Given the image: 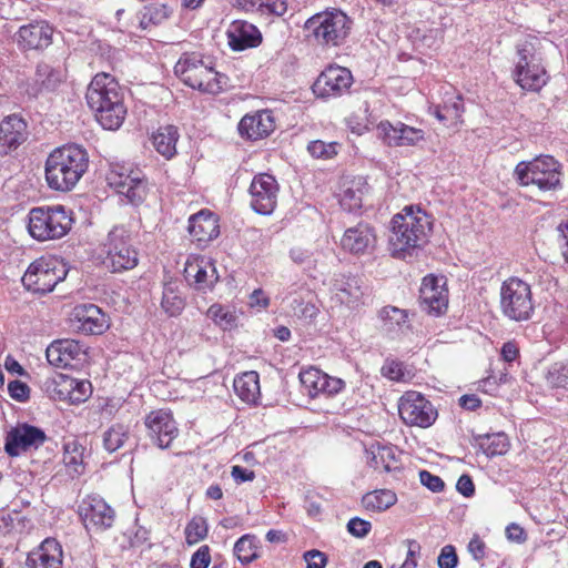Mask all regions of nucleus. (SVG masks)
Wrapping results in <instances>:
<instances>
[{"label":"nucleus","instance_id":"obj_37","mask_svg":"<svg viewBox=\"0 0 568 568\" xmlns=\"http://www.w3.org/2000/svg\"><path fill=\"white\" fill-rule=\"evenodd\" d=\"M365 193L366 182L362 178L352 180L343 190L339 203L348 212L356 211L362 207Z\"/></svg>","mask_w":568,"mask_h":568},{"label":"nucleus","instance_id":"obj_12","mask_svg":"<svg viewBox=\"0 0 568 568\" xmlns=\"http://www.w3.org/2000/svg\"><path fill=\"white\" fill-rule=\"evenodd\" d=\"M106 182L120 195L133 205L141 204L146 197L148 189L144 174L130 164H112L106 174Z\"/></svg>","mask_w":568,"mask_h":568},{"label":"nucleus","instance_id":"obj_23","mask_svg":"<svg viewBox=\"0 0 568 568\" xmlns=\"http://www.w3.org/2000/svg\"><path fill=\"white\" fill-rule=\"evenodd\" d=\"M300 382L310 397H316L321 394L332 396L339 393L345 386L341 378L331 377L315 367L302 371Z\"/></svg>","mask_w":568,"mask_h":568},{"label":"nucleus","instance_id":"obj_35","mask_svg":"<svg viewBox=\"0 0 568 568\" xmlns=\"http://www.w3.org/2000/svg\"><path fill=\"white\" fill-rule=\"evenodd\" d=\"M233 387L243 402L255 404L261 394L260 376L254 371L245 372L234 379Z\"/></svg>","mask_w":568,"mask_h":568},{"label":"nucleus","instance_id":"obj_40","mask_svg":"<svg viewBox=\"0 0 568 568\" xmlns=\"http://www.w3.org/2000/svg\"><path fill=\"white\" fill-rule=\"evenodd\" d=\"M372 465L378 469L382 468L387 473L400 470L396 458V450L389 446H377L376 450H372Z\"/></svg>","mask_w":568,"mask_h":568},{"label":"nucleus","instance_id":"obj_17","mask_svg":"<svg viewBox=\"0 0 568 568\" xmlns=\"http://www.w3.org/2000/svg\"><path fill=\"white\" fill-rule=\"evenodd\" d=\"M148 436L160 448H168L176 438L179 429L170 410L156 409L144 418Z\"/></svg>","mask_w":568,"mask_h":568},{"label":"nucleus","instance_id":"obj_43","mask_svg":"<svg viewBox=\"0 0 568 568\" xmlns=\"http://www.w3.org/2000/svg\"><path fill=\"white\" fill-rule=\"evenodd\" d=\"M206 314L207 317L224 331L231 329L236 325L237 317L235 312L223 305H211Z\"/></svg>","mask_w":568,"mask_h":568},{"label":"nucleus","instance_id":"obj_15","mask_svg":"<svg viewBox=\"0 0 568 568\" xmlns=\"http://www.w3.org/2000/svg\"><path fill=\"white\" fill-rule=\"evenodd\" d=\"M352 83L353 75L347 68L329 65L317 77L312 89L317 97L329 99L347 93Z\"/></svg>","mask_w":568,"mask_h":568},{"label":"nucleus","instance_id":"obj_1","mask_svg":"<svg viewBox=\"0 0 568 568\" xmlns=\"http://www.w3.org/2000/svg\"><path fill=\"white\" fill-rule=\"evenodd\" d=\"M85 99L97 121L106 130H118L128 113L124 91L109 73H98L90 82Z\"/></svg>","mask_w":568,"mask_h":568},{"label":"nucleus","instance_id":"obj_42","mask_svg":"<svg viewBox=\"0 0 568 568\" xmlns=\"http://www.w3.org/2000/svg\"><path fill=\"white\" fill-rule=\"evenodd\" d=\"M170 12V8L163 3L145 6L141 11L140 26L146 29L150 24H159L169 17Z\"/></svg>","mask_w":568,"mask_h":568},{"label":"nucleus","instance_id":"obj_47","mask_svg":"<svg viewBox=\"0 0 568 568\" xmlns=\"http://www.w3.org/2000/svg\"><path fill=\"white\" fill-rule=\"evenodd\" d=\"M63 463L69 468V473L72 476L82 473V452L77 443L65 445Z\"/></svg>","mask_w":568,"mask_h":568},{"label":"nucleus","instance_id":"obj_32","mask_svg":"<svg viewBox=\"0 0 568 568\" xmlns=\"http://www.w3.org/2000/svg\"><path fill=\"white\" fill-rule=\"evenodd\" d=\"M62 549L52 538H47L38 549L31 551L26 560L27 568H61Z\"/></svg>","mask_w":568,"mask_h":568},{"label":"nucleus","instance_id":"obj_24","mask_svg":"<svg viewBox=\"0 0 568 568\" xmlns=\"http://www.w3.org/2000/svg\"><path fill=\"white\" fill-rule=\"evenodd\" d=\"M377 131L383 141L389 146H413L425 139L423 130L402 122L393 124L389 121H382Z\"/></svg>","mask_w":568,"mask_h":568},{"label":"nucleus","instance_id":"obj_48","mask_svg":"<svg viewBox=\"0 0 568 568\" xmlns=\"http://www.w3.org/2000/svg\"><path fill=\"white\" fill-rule=\"evenodd\" d=\"M207 535V525L204 518L194 517L185 528L186 541L190 545L203 540Z\"/></svg>","mask_w":568,"mask_h":568},{"label":"nucleus","instance_id":"obj_34","mask_svg":"<svg viewBox=\"0 0 568 568\" xmlns=\"http://www.w3.org/2000/svg\"><path fill=\"white\" fill-rule=\"evenodd\" d=\"M179 130L174 125L160 126L152 135V143L158 153L166 160L176 154V143L179 140Z\"/></svg>","mask_w":568,"mask_h":568},{"label":"nucleus","instance_id":"obj_41","mask_svg":"<svg viewBox=\"0 0 568 568\" xmlns=\"http://www.w3.org/2000/svg\"><path fill=\"white\" fill-rule=\"evenodd\" d=\"M129 439V428L122 424L112 425L103 435L104 448L113 453L120 449Z\"/></svg>","mask_w":568,"mask_h":568},{"label":"nucleus","instance_id":"obj_36","mask_svg":"<svg viewBox=\"0 0 568 568\" xmlns=\"http://www.w3.org/2000/svg\"><path fill=\"white\" fill-rule=\"evenodd\" d=\"M433 113L446 126L458 124L464 113L463 98L450 95L444 101L443 105H436Z\"/></svg>","mask_w":568,"mask_h":568},{"label":"nucleus","instance_id":"obj_57","mask_svg":"<svg viewBox=\"0 0 568 568\" xmlns=\"http://www.w3.org/2000/svg\"><path fill=\"white\" fill-rule=\"evenodd\" d=\"M303 558L306 561V568H325L327 564L326 555L316 549L305 551Z\"/></svg>","mask_w":568,"mask_h":568},{"label":"nucleus","instance_id":"obj_31","mask_svg":"<svg viewBox=\"0 0 568 568\" xmlns=\"http://www.w3.org/2000/svg\"><path fill=\"white\" fill-rule=\"evenodd\" d=\"M187 230L192 240L197 242L200 246L217 237L220 233L217 219L206 210H202L189 219Z\"/></svg>","mask_w":568,"mask_h":568},{"label":"nucleus","instance_id":"obj_39","mask_svg":"<svg viewBox=\"0 0 568 568\" xmlns=\"http://www.w3.org/2000/svg\"><path fill=\"white\" fill-rule=\"evenodd\" d=\"M184 298L179 292L175 282H169L164 285L161 306L170 316L179 315L184 308Z\"/></svg>","mask_w":568,"mask_h":568},{"label":"nucleus","instance_id":"obj_19","mask_svg":"<svg viewBox=\"0 0 568 568\" xmlns=\"http://www.w3.org/2000/svg\"><path fill=\"white\" fill-rule=\"evenodd\" d=\"M48 362L59 368H75L85 361V347L75 339H58L52 342L45 352Z\"/></svg>","mask_w":568,"mask_h":568},{"label":"nucleus","instance_id":"obj_21","mask_svg":"<svg viewBox=\"0 0 568 568\" xmlns=\"http://www.w3.org/2000/svg\"><path fill=\"white\" fill-rule=\"evenodd\" d=\"M419 304L424 312L439 316L448 307V291L443 278L433 275L424 277L419 290Z\"/></svg>","mask_w":568,"mask_h":568},{"label":"nucleus","instance_id":"obj_50","mask_svg":"<svg viewBox=\"0 0 568 568\" xmlns=\"http://www.w3.org/2000/svg\"><path fill=\"white\" fill-rule=\"evenodd\" d=\"M290 306L295 316L305 321H313L318 314V308L315 304L304 303L303 300L296 296L291 297Z\"/></svg>","mask_w":568,"mask_h":568},{"label":"nucleus","instance_id":"obj_7","mask_svg":"<svg viewBox=\"0 0 568 568\" xmlns=\"http://www.w3.org/2000/svg\"><path fill=\"white\" fill-rule=\"evenodd\" d=\"M500 310L511 321L531 318L535 305L530 285L519 277L507 278L500 287Z\"/></svg>","mask_w":568,"mask_h":568},{"label":"nucleus","instance_id":"obj_44","mask_svg":"<svg viewBox=\"0 0 568 568\" xmlns=\"http://www.w3.org/2000/svg\"><path fill=\"white\" fill-rule=\"evenodd\" d=\"M480 447L484 454L489 458L504 455L509 449L508 437L504 433L487 435L486 442H483Z\"/></svg>","mask_w":568,"mask_h":568},{"label":"nucleus","instance_id":"obj_45","mask_svg":"<svg viewBox=\"0 0 568 568\" xmlns=\"http://www.w3.org/2000/svg\"><path fill=\"white\" fill-rule=\"evenodd\" d=\"M234 555L243 564H248L257 558L255 538L251 535L242 536L234 545Z\"/></svg>","mask_w":568,"mask_h":568},{"label":"nucleus","instance_id":"obj_53","mask_svg":"<svg viewBox=\"0 0 568 568\" xmlns=\"http://www.w3.org/2000/svg\"><path fill=\"white\" fill-rule=\"evenodd\" d=\"M70 393L72 404L84 402L91 394V384L87 381H78L73 378L72 389Z\"/></svg>","mask_w":568,"mask_h":568},{"label":"nucleus","instance_id":"obj_60","mask_svg":"<svg viewBox=\"0 0 568 568\" xmlns=\"http://www.w3.org/2000/svg\"><path fill=\"white\" fill-rule=\"evenodd\" d=\"M382 374L392 381H400L404 376L403 364L393 359L386 361Z\"/></svg>","mask_w":568,"mask_h":568},{"label":"nucleus","instance_id":"obj_51","mask_svg":"<svg viewBox=\"0 0 568 568\" xmlns=\"http://www.w3.org/2000/svg\"><path fill=\"white\" fill-rule=\"evenodd\" d=\"M381 317L390 326H397L403 328L407 326L408 314L405 310H400L395 306H385L381 311Z\"/></svg>","mask_w":568,"mask_h":568},{"label":"nucleus","instance_id":"obj_58","mask_svg":"<svg viewBox=\"0 0 568 568\" xmlns=\"http://www.w3.org/2000/svg\"><path fill=\"white\" fill-rule=\"evenodd\" d=\"M211 562V555L209 546H201L191 558V568H207Z\"/></svg>","mask_w":568,"mask_h":568},{"label":"nucleus","instance_id":"obj_9","mask_svg":"<svg viewBox=\"0 0 568 568\" xmlns=\"http://www.w3.org/2000/svg\"><path fill=\"white\" fill-rule=\"evenodd\" d=\"M104 264L112 272H123L134 268L139 262V254L131 243V236L123 226L113 227L104 243Z\"/></svg>","mask_w":568,"mask_h":568},{"label":"nucleus","instance_id":"obj_6","mask_svg":"<svg viewBox=\"0 0 568 568\" xmlns=\"http://www.w3.org/2000/svg\"><path fill=\"white\" fill-rule=\"evenodd\" d=\"M513 77L523 90L532 92L540 91L548 82L541 54L532 43L525 42L517 47V61Z\"/></svg>","mask_w":568,"mask_h":568},{"label":"nucleus","instance_id":"obj_26","mask_svg":"<svg viewBox=\"0 0 568 568\" xmlns=\"http://www.w3.org/2000/svg\"><path fill=\"white\" fill-rule=\"evenodd\" d=\"M28 139L26 120L18 114H10L0 122V155L17 150Z\"/></svg>","mask_w":568,"mask_h":568},{"label":"nucleus","instance_id":"obj_25","mask_svg":"<svg viewBox=\"0 0 568 568\" xmlns=\"http://www.w3.org/2000/svg\"><path fill=\"white\" fill-rule=\"evenodd\" d=\"M376 240L374 227L368 223L359 222L344 232L341 246L351 254H366L374 250Z\"/></svg>","mask_w":568,"mask_h":568},{"label":"nucleus","instance_id":"obj_10","mask_svg":"<svg viewBox=\"0 0 568 568\" xmlns=\"http://www.w3.org/2000/svg\"><path fill=\"white\" fill-rule=\"evenodd\" d=\"M305 27L318 43L338 45L349 33L351 20L341 10L325 11L310 18Z\"/></svg>","mask_w":568,"mask_h":568},{"label":"nucleus","instance_id":"obj_16","mask_svg":"<svg viewBox=\"0 0 568 568\" xmlns=\"http://www.w3.org/2000/svg\"><path fill=\"white\" fill-rule=\"evenodd\" d=\"M79 515L87 530L103 531L114 523V510L99 496H88L79 505Z\"/></svg>","mask_w":568,"mask_h":568},{"label":"nucleus","instance_id":"obj_30","mask_svg":"<svg viewBox=\"0 0 568 568\" xmlns=\"http://www.w3.org/2000/svg\"><path fill=\"white\" fill-rule=\"evenodd\" d=\"M275 129V121L272 112L267 110L256 111L246 114L239 123V132L250 140H260L270 135Z\"/></svg>","mask_w":568,"mask_h":568},{"label":"nucleus","instance_id":"obj_18","mask_svg":"<svg viewBox=\"0 0 568 568\" xmlns=\"http://www.w3.org/2000/svg\"><path fill=\"white\" fill-rule=\"evenodd\" d=\"M278 184L274 176L261 173L254 176L251 186V206L258 214H271L277 203Z\"/></svg>","mask_w":568,"mask_h":568},{"label":"nucleus","instance_id":"obj_59","mask_svg":"<svg viewBox=\"0 0 568 568\" xmlns=\"http://www.w3.org/2000/svg\"><path fill=\"white\" fill-rule=\"evenodd\" d=\"M439 568H455L458 558L453 546H445L437 559Z\"/></svg>","mask_w":568,"mask_h":568},{"label":"nucleus","instance_id":"obj_2","mask_svg":"<svg viewBox=\"0 0 568 568\" xmlns=\"http://www.w3.org/2000/svg\"><path fill=\"white\" fill-rule=\"evenodd\" d=\"M432 230L429 216L420 207L405 206L392 219L388 250L396 258H406L419 248Z\"/></svg>","mask_w":568,"mask_h":568},{"label":"nucleus","instance_id":"obj_27","mask_svg":"<svg viewBox=\"0 0 568 568\" xmlns=\"http://www.w3.org/2000/svg\"><path fill=\"white\" fill-rule=\"evenodd\" d=\"M74 328L87 335L102 334L108 327L105 314L94 304H82L73 311Z\"/></svg>","mask_w":568,"mask_h":568},{"label":"nucleus","instance_id":"obj_14","mask_svg":"<svg viewBox=\"0 0 568 568\" xmlns=\"http://www.w3.org/2000/svg\"><path fill=\"white\" fill-rule=\"evenodd\" d=\"M402 420L409 426L429 427L437 418L432 403L417 392L405 393L398 404Z\"/></svg>","mask_w":568,"mask_h":568},{"label":"nucleus","instance_id":"obj_33","mask_svg":"<svg viewBox=\"0 0 568 568\" xmlns=\"http://www.w3.org/2000/svg\"><path fill=\"white\" fill-rule=\"evenodd\" d=\"M229 44L233 50L242 51L257 47L262 42L260 30L243 20L234 21L227 30Z\"/></svg>","mask_w":568,"mask_h":568},{"label":"nucleus","instance_id":"obj_29","mask_svg":"<svg viewBox=\"0 0 568 568\" xmlns=\"http://www.w3.org/2000/svg\"><path fill=\"white\" fill-rule=\"evenodd\" d=\"M184 276L197 291L210 290L219 281V274L214 263L206 258H195L187 262Z\"/></svg>","mask_w":568,"mask_h":568},{"label":"nucleus","instance_id":"obj_55","mask_svg":"<svg viewBox=\"0 0 568 568\" xmlns=\"http://www.w3.org/2000/svg\"><path fill=\"white\" fill-rule=\"evenodd\" d=\"M556 244L562 258L568 262V221L560 223L556 229Z\"/></svg>","mask_w":568,"mask_h":568},{"label":"nucleus","instance_id":"obj_52","mask_svg":"<svg viewBox=\"0 0 568 568\" xmlns=\"http://www.w3.org/2000/svg\"><path fill=\"white\" fill-rule=\"evenodd\" d=\"M307 150L312 156L317 159H331L337 154V143H326L321 140L312 141L307 145Z\"/></svg>","mask_w":568,"mask_h":568},{"label":"nucleus","instance_id":"obj_49","mask_svg":"<svg viewBox=\"0 0 568 568\" xmlns=\"http://www.w3.org/2000/svg\"><path fill=\"white\" fill-rule=\"evenodd\" d=\"M73 378L64 375H59L51 382L53 388L51 389V396L54 399L59 400H68L71 403V389H72Z\"/></svg>","mask_w":568,"mask_h":568},{"label":"nucleus","instance_id":"obj_11","mask_svg":"<svg viewBox=\"0 0 568 568\" xmlns=\"http://www.w3.org/2000/svg\"><path fill=\"white\" fill-rule=\"evenodd\" d=\"M68 275L64 263L57 258H39L31 263L22 276L23 286L33 293L45 294Z\"/></svg>","mask_w":568,"mask_h":568},{"label":"nucleus","instance_id":"obj_38","mask_svg":"<svg viewBox=\"0 0 568 568\" xmlns=\"http://www.w3.org/2000/svg\"><path fill=\"white\" fill-rule=\"evenodd\" d=\"M397 501L396 494L390 489H376L362 498L363 506L368 510L383 511Z\"/></svg>","mask_w":568,"mask_h":568},{"label":"nucleus","instance_id":"obj_3","mask_svg":"<svg viewBox=\"0 0 568 568\" xmlns=\"http://www.w3.org/2000/svg\"><path fill=\"white\" fill-rule=\"evenodd\" d=\"M87 151L79 145L55 149L45 162V180L50 189L59 192L71 191L88 170Z\"/></svg>","mask_w":568,"mask_h":568},{"label":"nucleus","instance_id":"obj_5","mask_svg":"<svg viewBox=\"0 0 568 568\" xmlns=\"http://www.w3.org/2000/svg\"><path fill=\"white\" fill-rule=\"evenodd\" d=\"M71 212L62 205L37 206L29 211L28 231L37 241L63 237L72 226Z\"/></svg>","mask_w":568,"mask_h":568},{"label":"nucleus","instance_id":"obj_22","mask_svg":"<svg viewBox=\"0 0 568 568\" xmlns=\"http://www.w3.org/2000/svg\"><path fill=\"white\" fill-rule=\"evenodd\" d=\"M65 80V71L60 65L38 63L34 77L27 83L26 92L32 98L54 92Z\"/></svg>","mask_w":568,"mask_h":568},{"label":"nucleus","instance_id":"obj_62","mask_svg":"<svg viewBox=\"0 0 568 568\" xmlns=\"http://www.w3.org/2000/svg\"><path fill=\"white\" fill-rule=\"evenodd\" d=\"M231 475L236 484L252 481L255 478L253 470L235 465L232 467Z\"/></svg>","mask_w":568,"mask_h":568},{"label":"nucleus","instance_id":"obj_64","mask_svg":"<svg viewBox=\"0 0 568 568\" xmlns=\"http://www.w3.org/2000/svg\"><path fill=\"white\" fill-rule=\"evenodd\" d=\"M419 548L420 547L417 541L408 540L407 558L400 568H415L416 567L417 564H416L415 556L419 551Z\"/></svg>","mask_w":568,"mask_h":568},{"label":"nucleus","instance_id":"obj_28","mask_svg":"<svg viewBox=\"0 0 568 568\" xmlns=\"http://www.w3.org/2000/svg\"><path fill=\"white\" fill-rule=\"evenodd\" d=\"M52 28L44 21L22 26L17 33V41L24 50H43L52 43Z\"/></svg>","mask_w":568,"mask_h":568},{"label":"nucleus","instance_id":"obj_8","mask_svg":"<svg viewBox=\"0 0 568 568\" xmlns=\"http://www.w3.org/2000/svg\"><path fill=\"white\" fill-rule=\"evenodd\" d=\"M515 175L520 185H535L540 191L555 190L560 183L559 163L550 155L519 162Z\"/></svg>","mask_w":568,"mask_h":568},{"label":"nucleus","instance_id":"obj_61","mask_svg":"<svg viewBox=\"0 0 568 568\" xmlns=\"http://www.w3.org/2000/svg\"><path fill=\"white\" fill-rule=\"evenodd\" d=\"M9 394L12 398L23 402L29 398L30 388L21 381L10 382L8 385Z\"/></svg>","mask_w":568,"mask_h":568},{"label":"nucleus","instance_id":"obj_56","mask_svg":"<svg viewBox=\"0 0 568 568\" xmlns=\"http://www.w3.org/2000/svg\"><path fill=\"white\" fill-rule=\"evenodd\" d=\"M420 483L434 493H439L444 489V481L439 476L433 475L428 470L419 471Z\"/></svg>","mask_w":568,"mask_h":568},{"label":"nucleus","instance_id":"obj_20","mask_svg":"<svg viewBox=\"0 0 568 568\" xmlns=\"http://www.w3.org/2000/svg\"><path fill=\"white\" fill-rule=\"evenodd\" d=\"M47 440L45 433L36 426L21 424L12 428L6 437L4 450L9 456H19L21 453L37 449Z\"/></svg>","mask_w":568,"mask_h":568},{"label":"nucleus","instance_id":"obj_46","mask_svg":"<svg viewBox=\"0 0 568 568\" xmlns=\"http://www.w3.org/2000/svg\"><path fill=\"white\" fill-rule=\"evenodd\" d=\"M546 381L551 387L568 388V363H554L548 368Z\"/></svg>","mask_w":568,"mask_h":568},{"label":"nucleus","instance_id":"obj_63","mask_svg":"<svg viewBox=\"0 0 568 568\" xmlns=\"http://www.w3.org/2000/svg\"><path fill=\"white\" fill-rule=\"evenodd\" d=\"M457 490L465 497H470L475 493L474 483L468 475H462L456 485Z\"/></svg>","mask_w":568,"mask_h":568},{"label":"nucleus","instance_id":"obj_54","mask_svg":"<svg viewBox=\"0 0 568 568\" xmlns=\"http://www.w3.org/2000/svg\"><path fill=\"white\" fill-rule=\"evenodd\" d=\"M371 529L372 524L358 517L352 518L347 524L348 532L357 538L367 536Z\"/></svg>","mask_w":568,"mask_h":568},{"label":"nucleus","instance_id":"obj_13","mask_svg":"<svg viewBox=\"0 0 568 568\" xmlns=\"http://www.w3.org/2000/svg\"><path fill=\"white\" fill-rule=\"evenodd\" d=\"M328 292L332 307L356 310L364 304L366 286L356 275L338 273L332 277Z\"/></svg>","mask_w":568,"mask_h":568},{"label":"nucleus","instance_id":"obj_4","mask_svg":"<svg viewBox=\"0 0 568 568\" xmlns=\"http://www.w3.org/2000/svg\"><path fill=\"white\" fill-rule=\"evenodd\" d=\"M174 72L183 83L204 93L217 94L226 84V77L205 64L195 53L183 54Z\"/></svg>","mask_w":568,"mask_h":568}]
</instances>
